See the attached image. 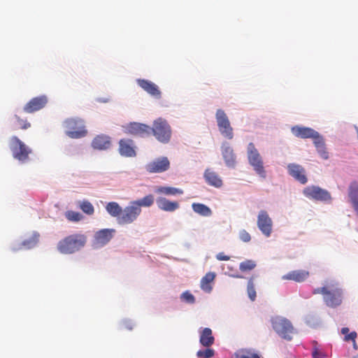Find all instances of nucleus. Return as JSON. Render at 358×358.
Here are the masks:
<instances>
[{
    "mask_svg": "<svg viewBox=\"0 0 358 358\" xmlns=\"http://www.w3.org/2000/svg\"><path fill=\"white\" fill-rule=\"evenodd\" d=\"M169 160L167 157H162L157 158L147 164L145 166V169L148 173H155L166 171L169 169Z\"/></svg>",
    "mask_w": 358,
    "mask_h": 358,
    "instance_id": "ddd939ff",
    "label": "nucleus"
},
{
    "mask_svg": "<svg viewBox=\"0 0 358 358\" xmlns=\"http://www.w3.org/2000/svg\"><path fill=\"white\" fill-rule=\"evenodd\" d=\"M66 217L69 221L78 222L83 219V216L78 212L69 210L66 213Z\"/></svg>",
    "mask_w": 358,
    "mask_h": 358,
    "instance_id": "58836bf2",
    "label": "nucleus"
},
{
    "mask_svg": "<svg viewBox=\"0 0 358 358\" xmlns=\"http://www.w3.org/2000/svg\"><path fill=\"white\" fill-rule=\"evenodd\" d=\"M115 232L114 229H103L96 231L94 234V244L103 246L112 239Z\"/></svg>",
    "mask_w": 358,
    "mask_h": 358,
    "instance_id": "f3484780",
    "label": "nucleus"
},
{
    "mask_svg": "<svg viewBox=\"0 0 358 358\" xmlns=\"http://www.w3.org/2000/svg\"><path fill=\"white\" fill-rule=\"evenodd\" d=\"M248 158L250 164L253 167L256 173L264 178L266 177V171L263 166V161L253 143H250L248 145Z\"/></svg>",
    "mask_w": 358,
    "mask_h": 358,
    "instance_id": "6e6552de",
    "label": "nucleus"
},
{
    "mask_svg": "<svg viewBox=\"0 0 358 358\" xmlns=\"http://www.w3.org/2000/svg\"><path fill=\"white\" fill-rule=\"evenodd\" d=\"M341 334L343 335H348L349 333V329L348 327H343L341 329Z\"/></svg>",
    "mask_w": 358,
    "mask_h": 358,
    "instance_id": "49530a36",
    "label": "nucleus"
},
{
    "mask_svg": "<svg viewBox=\"0 0 358 358\" xmlns=\"http://www.w3.org/2000/svg\"><path fill=\"white\" fill-rule=\"evenodd\" d=\"M313 293L314 294H322L326 304L330 307L339 306L342 301V292L337 286L317 288L313 290Z\"/></svg>",
    "mask_w": 358,
    "mask_h": 358,
    "instance_id": "7ed1b4c3",
    "label": "nucleus"
},
{
    "mask_svg": "<svg viewBox=\"0 0 358 358\" xmlns=\"http://www.w3.org/2000/svg\"><path fill=\"white\" fill-rule=\"evenodd\" d=\"M39 236L40 235L38 233L34 232L30 237L23 241L17 247L15 248L13 250H17L22 248L26 249L34 248L38 243Z\"/></svg>",
    "mask_w": 358,
    "mask_h": 358,
    "instance_id": "cd10ccee",
    "label": "nucleus"
},
{
    "mask_svg": "<svg viewBox=\"0 0 358 358\" xmlns=\"http://www.w3.org/2000/svg\"><path fill=\"white\" fill-rule=\"evenodd\" d=\"M64 127L66 134L71 138H80L87 134L84 121L80 118H67L64 122Z\"/></svg>",
    "mask_w": 358,
    "mask_h": 358,
    "instance_id": "20e7f679",
    "label": "nucleus"
},
{
    "mask_svg": "<svg viewBox=\"0 0 358 358\" xmlns=\"http://www.w3.org/2000/svg\"><path fill=\"white\" fill-rule=\"evenodd\" d=\"M348 196L355 211L358 215V184L357 182L353 181L350 184Z\"/></svg>",
    "mask_w": 358,
    "mask_h": 358,
    "instance_id": "393cba45",
    "label": "nucleus"
},
{
    "mask_svg": "<svg viewBox=\"0 0 358 358\" xmlns=\"http://www.w3.org/2000/svg\"><path fill=\"white\" fill-rule=\"evenodd\" d=\"M80 209L87 215H92L94 211V206L88 201H83L80 204Z\"/></svg>",
    "mask_w": 358,
    "mask_h": 358,
    "instance_id": "4c0bfd02",
    "label": "nucleus"
},
{
    "mask_svg": "<svg viewBox=\"0 0 358 358\" xmlns=\"http://www.w3.org/2000/svg\"><path fill=\"white\" fill-rule=\"evenodd\" d=\"M214 272L207 273L201 280L200 287L203 291L210 293L213 289L212 284L215 278Z\"/></svg>",
    "mask_w": 358,
    "mask_h": 358,
    "instance_id": "bb28decb",
    "label": "nucleus"
},
{
    "mask_svg": "<svg viewBox=\"0 0 358 358\" xmlns=\"http://www.w3.org/2000/svg\"><path fill=\"white\" fill-rule=\"evenodd\" d=\"M222 154L227 166L233 168L236 164V155L234 150L227 143H224L222 145Z\"/></svg>",
    "mask_w": 358,
    "mask_h": 358,
    "instance_id": "412c9836",
    "label": "nucleus"
},
{
    "mask_svg": "<svg viewBox=\"0 0 358 358\" xmlns=\"http://www.w3.org/2000/svg\"><path fill=\"white\" fill-rule=\"evenodd\" d=\"M216 259L219 261H228L230 259V257L226 255L224 252H220L216 255Z\"/></svg>",
    "mask_w": 358,
    "mask_h": 358,
    "instance_id": "a18cd8bd",
    "label": "nucleus"
},
{
    "mask_svg": "<svg viewBox=\"0 0 358 358\" xmlns=\"http://www.w3.org/2000/svg\"><path fill=\"white\" fill-rule=\"evenodd\" d=\"M257 224L265 236L269 237L271 236L273 229V221L266 210L259 211Z\"/></svg>",
    "mask_w": 358,
    "mask_h": 358,
    "instance_id": "9b49d317",
    "label": "nucleus"
},
{
    "mask_svg": "<svg viewBox=\"0 0 358 358\" xmlns=\"http://www.w3.org/2000/svg\"><path fill=\"white\" fill-rule=\"evenodd\" d=\"M136 82L137 84L150 95L157 99L161 98V91L159 87L154 83L145 79H138Z\"/></svg>",
    "mask_w": 358,
    "mask_h": 358,
    "instance_id": "a211bd4d",
    "label": "nucleus"
},
{
    "mask_svg": "<svg viewBox=\"0 0 358 358\" xmlns=\"http://www.w3.org/2000/svg\"><path fill=\"white\" fill-rule=\"evenodd\" d=\"M303 194L308 199L321 201H330L331 196L330 193L318 186H308L303 190Z\"/></svg>",
    "mask_w": 358,
    "mask_h": 358,
    "instance_id": "9d476101",
    "label": "nucleus"
},
{
    "mask_svg": "<svg viewBox=\"0 0 358 358\" xmlns=\"http://www.w3.org/2000/svg\"><path fill=\"white\" fill-rule=\"evenodd\" d=\"M151 134L161 143H167L171 140V128L168 122L162 118L156 119L150 127Z\"/></svg>",
    "mask_w": 358,
    "mask_h": 358,
    "instance_id": "f03ea898",
    "label": "nucleus"
},
{
    "mask_svg": "<svg viewBox=\"0 0 358 358\" xmlns=\"http://www.w3.org/2000/svg\"><path fill=\"white\" fill-rule=\"evenodd\" d=\"M181 299L189 303H194L195 301L194 296L189 292H185L181 295Z\"/></svg>",
    "mask_w": 358,
    "mask_h": 358,
    "instance_id": "79ce46f5",
    "label": "nucleus"
},
{
    "mask_svg": "<svg viewBox=\"0 0 358 358\" xmlns=\"http://www.w3.org/2000/svg\"><path fill=\"white\" fill-rule=\"evenodd\" d=\"M111 145V138L105 134L96 136L91 143L93 149L98 150H108L110 148Z\"/></svg>",
    "mask_w": 358,
    "mask_h": 358,
    "instance_id": "aec40b11",
    "label": "nucleus"
},
{
    "mask_svg": "<svg viewBox=\"0 0 358 358\" xmlns=\"http://www.w3.org/2000/svg\"><path fill=\"white\" fill-rule=\"evenodd\" d=\"M125 133L133 136L145 137L151 134L150 127L138 122H131L124 127Z\"/></svg>",
    "mask_w": 358,
    "mask_h": 358,
    "instance_id": "f8f14e48",
    "label": "nucleus"
},
{
    "mask_svg": "<svg viewBox=\"0 0 358 358\" xmlns=\"http://www.w3.org/2000/svg\"><path fill=\"white\" fill-rule=\"evenodd\" d=\"M357 333L355 331H352L348 335H345L344 337L345 341H352L353 343H355V339L357 338Z\"/></svg>",
    "mask_w": 358,
    "mask_h": 358,
    "instance_id": "37998d69",
    "label": "nucleus"
},
{
    "mask_svg": "<svg viewBox=\"0 0 358 358\" xmlns=\"http://www.w3.org/2000/svg\"><path fill=\"white\" fill-rule=\"evenodd\" d=\"M271 325L281 338L292 340L294 329L289 320L281 316H275L271 319Z\"/></svg>",
    "mask_w": 358,
    "mask_h": 358,
    "instance_id": "423d86ee",
    "label": "nucleus"
},
{
    "mask_svg": "<svg viewBox=\"0 0 358 358\" xmlns=\"http://www.w3.org/2000/svg\"><path fill=\"white\" fill-rule=\"evenodd\" d=\"M215 355V351L213 349L207 348L204 350H199L196 352V356L198 357L202 358H211Z\"/></svg>",
    "mask_w": 358,
    "mask_h": 358,
    "instance_id": "ea45409f",
    "label": "nucleus"
},
{
    "mask_svg": "<svg viewBox=\"0 0 358 358\" xmlns=\"http://www.w3.org/2000/svg\"><path fill=\"white\" fill-rule=\"evenodd\" d=\"M192 207L193 210L200 215L208 217L212 215L210 208L203 203H193Z\"/></svg>",
    "mask_w": 358,
    "mask_h": 358,
    "instance_id": "7c9ffc66",
    "label": "nucleus"
},
{
    "mask_svg": "<svg viewBox=\"0 0 358 358\" xmlns=\"http://www.w3.org/2000/svg\"><path fill=\"white\" fill-rule=\"evenodd\" d=\"M10 149L14 159L25 163L29 159V155L32 150L26 145L20 138L13 136L10 139Z\"/></svg>",
    "mask_w": 358,
    "mask_h": 358,
    "instance_id": "39448f33",
    "label": "nucleus"
},
{
    "mask_svg": "<svg viewBox=\"0 0 358 358\" xmlns=\"http://www.w3.org/2000/svg\"><path fill=\"white\" fill-rule=\"evenodd\" d=\"M292 132L295 136L299 138H313V142L320 136L317 131L311 128L300 126L293 127L292 128Z\"/></svg>",
    "mask_w": 358,
    "mask_h": 358,
    "instance_id": "dca6fc26",
    "label": "nucleus"
},
{
    "mask_svg": "<svg viewBox=\"0 0 358 358\" xmlns=\"http://www.w3.org/2000/svg\"><path fill=\"white\" fill-rule=\"evenodd\" d=\"M309 276V272L305 270L292 271L282 276L285 280H293L297 282L304 281Z\"/></svg>",
    "mask_w": 358,
    "mask_h": 358,
    "instance_id": "5701e85b",
    "label": "nucleus"
},
{
    "mask_svg": "<svg viewBox=\"0 0 358 358\" xmlns=\"http://www.w3.org/2000/svg\"><path fill=\"white\" fill-rule=\"evenodd\" d=\"M48 99L45 95L36 96L29 100L24 106L23 111L33 113L43 108L48 103Z\"/></svg>",
    "mask_w": 358,
    "mask_h": 358,
    "instance_id": "4468645a",
    "label": "nucleus"
},
{
    "mask_svg": "<svg viewBox=\"0 0 358 358\" xmlns=\"http://www.w3.org/2000/svg\"><path fill=\"white\" fill-rule=\"evenodd\" d=\"M234 356L235 358H260L257 353L245 350H239L235 353Z\"/></svg>",
    "mask_w": 358,
    "mask_h": 358,
    "instance_id": "e433bc0d",
    "label": "nucleus"
},
{
    "mask_svg": "<svg viewBox=\"0 0 358 358\" xmlns=\"http://www.w3.org/2000/svg\"><path fill=\"white\" fill-rule=\"evenodd\" d=\"M199 342L203 347L209 348L213 345L215 338L213 336L212 330L210 328H204L201 332Z\"/></svg>",
    "mask_w": 358,
    "mask_h": 358,
    "instance_id": "a878e982",
    "label": "nucleus"
},
{
    "mask_svg": "<svg viewBox=\"0 0 358 358\" xmlns=\"http://www.w3.org/2000/svg\"><path fill=\"white\" fill-rule=\"evenodd\" d=\"M156 203L159 209L166 212H173L180 207L178 201H172L162 196L157 199Z\"/></svg>",
    "mask_w": 358,
    "mask_h": 358,
    "instance_id": "4be33fe9",
    "label": "nucleus"
},
{
    "mask_svg": "<svg viewBox=\"0 0 358 358\" xmlns=\"http://www.w3.org/2000/svg\"><path fill=\"white\" fill-rule=\"evenodd\" d=\"M257 277V275H252L248 282L247 292L249 298L251 301H255L256 299V291L255 289V279Z\"/></svg>",
    "mask_w": 358,
    "mask_h": 358,
    "instance_id": "f704fd0d",
    "label": "nucleus"
},
{
    "mask_svg": "<svg viewBox=\"0 0 358 358\" xmlns=\"http://www.w3.org/2000/svg\"><path fill=\"white\" fill-rule=\"evenodd\" d=\"M141 212V208H138L133 201H131L129 205L122 209L118 223L121 224L133 223L138 219Z\"/></svg>",
    "mask_w": 358,
    "mask_h": 358,
    "instance_id": "1a4fd4ad",
    "label": "nucleus"
},
{
    "mask_svg": "<svg viewBox=\"0 0 358 358\" xmlns=\"http://www.w3.org/2000/svg\"><path fill=\"white\" fill-rule=\"evenodd\" d=\"M118 150L120 154L124 157H131L136 156L134 141L129 138L120 140Z\"/></svg>",
    "mask_w": 358,
    "mask_h": 358,
    "instance_id": "6ab92c4d",
    "label": "nucleus"
},
{
    "mask_svg": "<svg viewBox=\"0 0 358 358\" xmlns=\"http://www.w3.org/2000/svg\"><path fill=\"white\" fill-rule=\"evenodd\" d=\"M256 267V263L251 259L242 262L239 265V269L243 272L250 271Z\"/></svg>",
    "mask_w": 358,
    "mask_h": 358,
    "instance_id": "c9c22d12",
    "label": "nucleus"
},
{
    "mask_svg": "<svg viewBox=\"0 0 358 358\" xmlns=\"http://www.w3.org/2000/svg\"><path fill=\"white\" fill-rule=\"evenodd\" d=\"M313 358H325L326 355L320 352L317 348H314L313 353H312Z\"/></svg>",
    "mask_w": 358,
    "mask_h": 358,
    "instance_id": "c03bdc74",
    "label": "nucleus"
},
{
    "mask_svg": "<svg viewBox=\"0 0 358 358\" xmlns=\"http://www.w3.org/2000/svg\"><path fill=\"white\" fill-rule=\"evenodd\" d=\"M215 119L221 135L228 140L233 139L234 129L225 112L222 109H217L215 113Z\"/></svg>",
    "mask_w": 358,
    "mask_h": 358,
    "instance_id": "0eeeda50",
    "label": "nucleus"
},
{
    "mask_svg": "<svg viewBox=\"0 0 358 358\" xmlns=\"http://www.w3.org/2000/svg\"><path fill=\"white\" fill-rule=\"evenodd\" d=\"M236 278H241V276H240V275H236Z\"/></svg>",
    "mask_w": 358,
    "mask_h": 358,
    "instance_id": "09e8293b",
    "label": "nucleus"
},
{
    "mask_svg": "<svg viewBox=\"0 0 358 358\" xmlns=\"http://www.w3.org/2000/svg\"><path fill=\"white\" fill-rule=\"evenodd\" d=\"M106 209L112 217H117L119 221L122 208L117 202L112 201L108 203Z\"/></svg>",
    "mask_w": 358,
    "mask_h": 358,
    "instance_id": "c85d7f7f",
    "label": "nucleus"
},
{
    "mask_svg": "<svg viewBox=\"0 0 358 358\" xmlns=\"http://www.w3.org/2000/svg\"><path fill=\"white\" fill-rule=\"evenodd\" d=\"M353 346L355 349H357V343H356V341H355V343H353Z\"/></svg>",
    "mask_w": 358,
    "mask_h": 358,
    "instance_id": "de8ad7c7",
    "label": "nucleus"
},
{
    "mask_svg": "<svg viewBox=\"0 0 358 358\" xmlns=\"http://www.w3.org/2000/svg\"><path fill=\"white\" fill-rule=\"evenodd\" d=\"M287 171L289 174L300 183L304 185L308 182L306 171L301 165L294 163L289 164Z\"/></svg>",
    "mask_w": 358,
    "mask_h": 358,
    "instance_id": "2eb2a0df",
    "label": "nucleus"
},
{
    "mask_svg": "<svg viewBox=\"0 0 358 358\" xmlns=\"http://www.w3.org/2000/svg\"><path fill=\"white\" fill-rule=\"evenodd\" d=\"M154 196L152 194H148L142 199L132 201L138 208H141V207H150L154 203Z\"/></svg>",
    "mask_w": 358,
    "mask_h": 358,
    "instance_id": "473e14b6",
    "label": "nucleus"
},
{
    "mask_svg": "<svg viewBox=\"0 0 358 358\" xmlns=\"http://www.w3.org/2000/svg\"><path fill=\"white\" fill-rule=\"evenodd\" d=\"M239 238L244 243H248L251 240L250 234L245 229H242L240 231Z\"/></svg>",
    "mask_w": 358,
    "mask_h": 358,
    "instance_id": "a19ab883",
    "label": "nucleus"
},
{
    "mask_svg": "<svg viewBox=\"0 0 358 358\" xmlns=\"http://www.w3.org/2000/svg\"><path fill=\"white\" fill-rule=\"evenodd\" d=\"M13 124L15 129H27L31 127V124L27 119L21 118L18 115L13 117Z\"/></svg>",
    "mask_w": 358,
    "mask_h": 358,
    "instance_id": "2f4dec72",
    "label": "nucleus"
},
{
    "mask_svg": "<svg viewBox=\"0 0 358 358\" xmlns=\"http://www.w3.org/2000/svg\"><path fill=\"white\" fill-rule=\"evenodd\" d=\"M313 143L321 157L324 159H327L329 158V154L326 150L324 141L322 136H320Z\"/></svg>",
    "mask_w": 358,
    "mask_h": 358,
    "instance_id": "c756f323",
    "label": "nucleus"
},
{
    "mask_svg": "<svg viewBox=\"0 0 358 358\" xmlns=\"http://www.w3.org/2000/svg\"><path fill=\"white\" fill-rule=\"evenodd\" d=\"M156 192L159 194L165 195H176L183 194L182 189L173 187H159Z\"/></svg>",
    "mask_w": 358,
    "mask_h": 358,
    "instance_id": "72a5a7b5",
    "label": "nucleus"
},
{
    "mask_svg": "<svg viewBox=\"0 0 358 358\" xmlns=\"http://www.w3.org/2000/svg\"><path fill=\"white\" fill-rule=\"evenodd\" d=\"M204 178L206 182L211 186L220 187L222 185V180L218 174L214 171L207 169L204 172Z\"/></svg>",
    "mask_w": 358,
    "mask_h": 358,
    "instance_id": "b1692460",
    "label": "nucleus"
},
{
    "mask_svg": "<svg viewBox=\"0 0 358 358\" xmlns=\"http://www.w3.org/2000/svg\"><path fill=\"white\" fill-rule=\"evenodd\" d=\"M87 243V236L83 234H73L60 240L57 245L59 252L70 255L79 251Z\"/></svg>",
    "mask_w": 358,
    "mask_h": 358,
    "instance_id": "f257e3e1",
    "label": "nucleus"
}]
</instances>
